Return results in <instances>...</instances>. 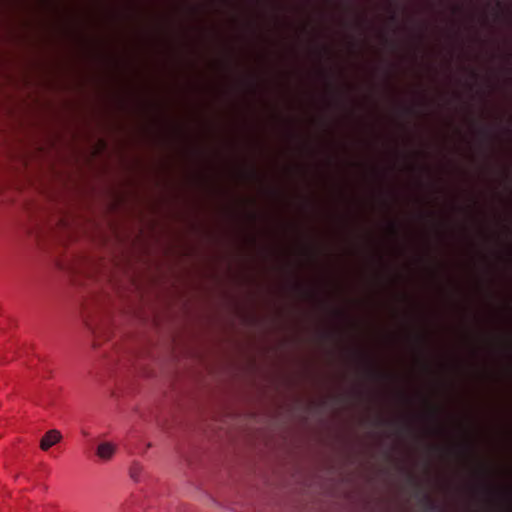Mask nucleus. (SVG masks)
<instances>
[{"mask_svg":"<svg viewBox=\"0 0 512 512\" xmlns=\"http://www.w3.org/2000/svg\"><path fill=\"white\" fill-rule=\"evenodd\" d=\"M391 229H392V232H393L394 234H396V233H397V228H396L395 224H392Z\"/></svg>","mask_w":512,"mask_h":512,"instance_id":"obj_5","label":"nucleus"},{"mask_svg":"<svg viewBox=\"0 0 512 512\" xmlns=\"http://www.w3.org/2000/svg\"><path fill=\"white\" fill-rule=\"evenodd\" d=\"M115 450V445L109 442H103L98 445L96 453L100 459L107 461L113 457Z\"/></svg>","mask_w":512,"mask_h":512,"instance_id":"obj_3","label":"nucleus"},{"mask_svg":"<svg viewBox=\"0 0 512 512\" xmlns=\"http://www.w3.org/2000/svg\"><path fill=\"white\" fill-rule=\"evenodd\" d=\"M390 19H391L392 21H396V14H395V13H393V14L391 15Z\"/></svg>","mask_w":512,"mask_h":512,"instance_id":"obj_6","label":"nucleus"},{"mask_svg":"<svg viewBox=\"0 0 512 512\" xmlns=\"http://www.w3.org/2000/svg\"><path fill=\"white\" fill-rule=\"evenodd\" d=\"M409 480L417 487V493L421 495L420 501L425 508V512H444V509L428 493L421 492L420 485L414 476L410 475Z\"/></svg>","mask_w":512,"mask_h":512,"instance_id":"obj_1","label":"nucleus"},{"mask_svg":"<svg viewBox=\"0 0 512 512\" xmlns=\"http://www.w3.org/2000/svg\"><path fill=\"white\" fill-rule=\"evenodd\" d=\"M139 473H140V467L138 466H135L131 469V477L134 479V480H138V476H139Z\"/></svg>","mask_w":512,"mask_h":512,"instance_id":"obj_4","label":"nucleus"},{"mask_svg":"<svg viewBox=\"0 0 512 512\" xmlns=\"http://www.w3.org/2000/svg\"><path fill=\"white\" fill-rule=\"evenodd\" d=\"M62 438L61 433L58 430L52 429L46 432L40 441V448L43 451H47L50 447L57 444Z\"/></svg>","mask_w":512,"mask_h":512,"instance_id":"obj_2","label":"nucleus"},{"mask_svg":"<svg viewBox=\"0 0 512 512\" xmlns=\"http://www.w3.org/2000/svg\"><path fill=\"white\" fill-rule=\"evenodd\" d=\"M506 493L510 496V495H511V493H512V490H511L510 488H507V489H506Z\"/></svg>","mask_w":512,"mask_h":512,"instance_id":"obj_7","label":"nucleus"},{"mask_svg":"<svg viewBox=\"0 0 512 512\" xmlns=\"http://www.w3.org/2000/svg\"><path fill=\"white\" fill-rule=\"evenodd\" d=\"M505 512H512V510L511 509H507V510H505Z\"/></svg>","mask_w":512,"mask_h":512,"instance_id":"obj_8","label":"nucleus"}]
</instances>
